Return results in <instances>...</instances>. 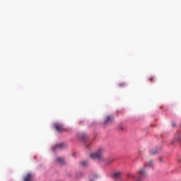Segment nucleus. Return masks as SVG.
Segmentation results:
<instances>
[{
	"mask_svg": "<svg viewBox=\"0 0 181 181\" xmlns=\"http://www.w3.org/2000/svg\"><path fill=\"white\" fill-rule=\"evenodd\" d=\"M179 163H181V158L178 160Z\"/></svg>",
	"mask_w": 181,
	"mask_h": 181,
	"instance_id": "15",
	"label": "nucleus"
},
{
	"mask_svg": "<svg viewBox=\"0 0 181 181\" xmlns=\"http://www.w3.org/2000/svg\"><path fill=\"white\" fill-rule=\"evenodd\" d=\"M66 146H67V144L64 143L58 144L52 146V151H56L57 149H64Z\"/></svg>",
	"mask_w": 181,
	"mask_h": 181,
	"instance_id": "3",
	"label": "nucleus"
},
{
	"mask_svg": "<svg viewBox=\"0 0 181 181\" xmlns=\"http://www.w3.org/2000/svg\"><path fill=\"white\" fill-rule=\"evenodd\" d=\"M144 166L145 168H152V166H153V164L152 163V161H149L148 163H146Z\"/></svg>",
	"mask_w": 181,
	"mask_h": 181,
	"instance_id": "10",
	"label": "nucleus"
},
{
	"mask_svg": "<svg viewBox=\"0 0 181 181\" xmlns=\"http://www.w3.org/2000/svg\"><path fill=\"white\" fill-rule=\"evenodd\" d=\"M173 127H176V124L175 123H173Z\"/></svg>",
	"mask_w": 181,
	"mask_h": 181,
	"instance_id": "16",
	"label": "nucleus"
},
{
	"mask_svg": "<svg viewBox=\"0 0 181 181\" xmlns=\"http://www.w3.org/2000/svg\"><path fill=\"white\" fill-rule=\"evenodd\" d=\"M160 161H162V158H160Z\"/></svg>",
	"mask_w": 181,
	"mask_h": 181,
	"instance_id": "17",
	"label": "nucleus"
},
{
	"mask_svg": "<svg viewBox=\"0 0 181 181\" xmlns=\"http://www.w3.org/2000/svg\"><path fill=\"white\" fill-rule=\"evenodd\" d=\"M128 177H131L132 179H134V180L136 181H142L144 179H145L147 176L146 171L145 169L141 168L137 173V177H135V175L132 173L127 174Z\"/></svg>",
	"mask_w": 181,
	"mask_h": 181,
	"instance_id": "1",
	"label": "nucleus"
},
{
	"mask_svg": "<svg viewBox=\"0 0 181 181\" xmlns=\"http://www.w3.org/2000/svg\"><path fill=\"white\" fill-rule=\"evenodd\" d=\"M114 121V116L112 115H109L107 116L104 120V125H108L109 124H111Z\"/></svg>",
	"mask_w": 181,
	"mask_h": 181,
	"instance_id": "4",
	"label": "nucleus"
},
{
	"mask_svg": "<svg viewBox=\"0 0 181 181\" xmlns=\"http://www.w3.org/2000/svg\"><path fill=\"white\" fill-rule=\"evenodd\" d=\"M82 166H86L87 165H88V161L85 160V161H82L81 163Z\"/></svg>",
	"mask_w": 181,
	"mask_h": 181,
	"instance_id": "13",
	"label": "nucleus"
},
{
	"mask_svg": "<svg viewBox=\"0 0 181 181\" xmlns=\"http://www.w3.org/2000/svg\"><path fill=\"white\" fill-rule=\"evenodd\" d=\"M105 151V150H104V148H100L98 151V152L91 154L90 158L92 159H99V160H103L104 159V158L103 157V155Z\"/></svg>",
	"mask_w": 181,
	"mask_h": 181,
	"instance_id": "2",
	"label": "nucleus"
},
{
	"mask_svg": "<svg viewBox=\"0 0 181 181\" xmlns=\"http://www.w3.org/2000/svg\"><path fill=\"white\" fill-rule=\"evenodd\" d=\"M119 87H124V86H125V83H120V84H119Z\"/></svg>",
	"mask_w": 181,
	"mask_h": 181,
	"instance_id": "14",
	"label": "nucleus"
},
{
	"mask_svg": "<svg viewBox=\"0 0 181 181\" xmlns=\"http://www.w3.org/2000/svg\"><path fill=\"white\" fill-rule=\"evenodd\" d=\"M56 161L57 162V163H59V165H66V160L63 157L57 158Z\"/></svg>",
	"mask_w": 181,
	"mask_h": 181,
	"instance_id": "8",
	"label": "nucleus"
},
{
	"mask_svg": "<svg viewBox=\"0 0 181 181\" xmlns=\"http://www.w3.org/2000/svg\"><path fill=\"white\" fill-rule=\"evenodd\" d=\"M90 181H93V180H91Z\"/></svg>",
	"mask_w": 181,
	"mask_h": 181,
	"instance_id": "18",
	"label": "nucleus"
},
{
	"mask_svg": "<svg viewBox=\"0 0 181 181\" xmlns=\"http://www.w3.org/2000/svg\"><path fill=\"white\" fill-rule=\"evenodd\" d=\"M24 181H33V174L29 173L24 177Z\"/></svg>",
	"mask_w": 181,
	"mask_h": 181,
	"instance_id": "7",
	"label": "nucleus"
},
{
	"mask_svg": "<svg viewBox=\"0 0 181 181\" xmlns=\"http://www.w3.org/2000/svg\"><path fill=\"white\" fill-rule=\"evenodd\" d=\"M158 153V150L157 149H153L150 151V155L153 156V155H157Z\"/></svg>",
	"mask_w": 181,
	"mask_h": 181,
	"instance_id": "12",
	"label": "nucleus"
},
{
	"mask_svg": "<svg viewBox=\"0 0 181 181\" xmlns=\"http://www.w3.org/2000/svg\"><path fill=\"white\" fill-rule=\"evenodd\" d=\"M177 142H181V136L179 134H176L174 137V140L171 141V145L173 146H176V143Z\"/></svg>",
	"mask_w": 181,
	"mask_h": 181,
	"instance_id": "5",
	"label": "nucleus"
},
{
	"mask_svg": "<svg viewBox=\"0 0 181 181\" xmlns=\"http://www.w3.org/2000/svg\"><path fill=\"white\" fill-rule=\"evenodd\" d=\"M150 83H155L156 81V78L155 76H151L148 78Z\"/></svg>",
	"mask_w": 181,
	"mask_h": 181,
	"instance_id": "11",
	"label": "nucleus"
},
{
	"mask_svg": "<svg viewBox=\"0 0 181 181\" xmlns=\"http://www.w3.org/2000/svg\"><path fill=\"white\" fill-rule=\"evenodd\" d=\"M54 127L58 132H64V127L63 126V124H56L54 125Z\"/></svg>",
	"mask_w": 181,
	"mask_h": 181,
	"instance_id": "6",
	"label": "nucleus"
},
{
	"mask_svg": "<svg viewBox=\"0 0 181 181\" xmlns=\"http://www.w3.org/2000/svg\"><path fill=\"white\" fill-rule=\"evenodd\" d=\"M119 176H121V173L117 172L113 174V179L117 180L119 179Z\"/></svg>",
	"mask_w": 181,
	"mask_h": 181,
	"instance_id": "9",
	"label": "nucleus"
}]
</instances>
